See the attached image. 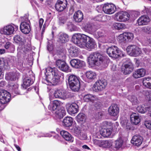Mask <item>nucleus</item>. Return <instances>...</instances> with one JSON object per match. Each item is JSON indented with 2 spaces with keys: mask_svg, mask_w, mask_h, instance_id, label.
<instances>
[{
  "mask_svg": "<svg viewBox=\"0 0 151 151\" xmlns=\"http://www.w3.org/2000/svg\"><path fill=\"white\" fill-rule=\"evenodd\" d=\"M88 63L91 67L100 65L106 67L107 59L105 56L100 53H93L88 57Z\"/></svg>",
  "mask_w": 151,
  "mask_h": 151,
  "instance_id": "1",
  "label": "nucleus"
},
{
  "mask_svg": "<svg viewBox=\"0 0 151 151\" xmlns=\"http://www.w3.org/2000/svg\"><path fill=\"white\" fill-rule=\"evenodd\" d=\"M46 72L49 73L46 79L48 84L53 85H57L60 81V72L57 68L50 67H49L47 69Z\"/></svg>",
  "mask_w": 151,
  "mask_h": 151,
  "instance_id": "2",
  "label": "nucleus"
},
{
  "mask_svg": "<svg viewBox=\"0 0 151 151\" xmlns=\"http://www.w3.org/2000/svg\"><path fill=\"white\" fill-rule=\"evenodd\" d=\"M68 83L73 91H77L79 90L80 86L78 77L73 75H70L68 78Z\"/></svg>",
  "mask_w": 151,
  "mask_h": 151,
  "instance_id": "3",
  "label": "nucleus"
},
{
  "mask_svg": "<svg viewBox=\"0 0 151 151\" xmlns=\"http://www.w3.org/2000/svg\"><path fill=\"white\" fill-rule=\"evenodd\" d=\"M86 37V35L84 34H75L72 36V41L74 44L81 47L84 46V42Z\"/></svg>",
  "mask_w": 151,
  "mask_h": 151,
  "instance_id": "4",
  "label": "nucleus"
},
{
  "mask_svg": "<svg viewBox=\"0 0 151 151\" xmlns=\"http://www.w3.org/2000/svg\"><path fill=\"white\" fill-rule=\"evenodd\" d=\"M94 36L96 38L98 39L102 43H113L114 42V40H108V37L106 36L105 32L103 30L98 31L97 32H95Z\"/></svg>",
  "mask_w": 151,
  "mask_h": 151,
  "instance_id": "5",
  "label": "nucleus"
},
{
  "mask_svg": "<svg viewBox=\"0 0 151 151\" xmlns=\"http://www.w3.org/2000/svg\"><path fill=\"white\" fill-rule=\"evenodd\" d=\"M18 29V26L14 24L8 25L0 29V33L1 34L6 35H10L13 34L14 31Z\"/></svg>",
  "mask_w": 151,
  "mask_h": 151,
  "instance_id": "6",
  "label": "nucleus"
},
{
  "mask_svg": "<svg viewBox=\"0 0 151 151\" xmlns=\"http://www.w3.org/2000/svg\"><path fill=\"white\" fill-rule=\"evenodd\" d=\"M107 53L111 58H117L122 54V52L115 46H112L107 49Z\"/></svg>",
  "mask_w": 151,
  "mask_h": 151,
  "instance_id": "7",
  "label": "nucleus"
},
{
  "mask_svg": "<svg viewBox=\"0 0 151 151\" xmlns=\"http://www.w3.org/2000/svg\"><path fill=\"white\" fill-rule=\"evenodd\" d=\"M83 99L86 102H91L96 103L94 104V106L97 109L99 108L101 106L100 102L97 101L99 98L96 96L91 94H86L84 96Z\"/></svg>",
  "mask_w": 151,
  "mask_h": 151,
  "instance_id": "8",
  "label": "nucleus"
},
{
  "mask_svg": "<svg viewBox=\"0 0 151 151\" xmlns=\"http://www.w3.org/2000/svg\"><path fill=\"white\" fill-rule=\"evenodd\" d=\"M93 141L94 145L103 148L110 147L112 145L113 142L111 140L93 139Z\"/></svg>",
  "mask_w": 151,
  "mask_h": 151,
  "instance_id": "9",
  "label": "nucleus"
},
{
  "mask_svg": "<svg viewBox=\"0 0 151 151\" xmlns=\"http://www.w3.org/2000/svg\"><path fill=\"white\" fill-rule=\"evenodd\" d=\"M127 51L128 53L131 56L135 57L139 56L142 52L140 48L135 45H133L128 46Z\"/></svg>",
  "mask_w": 151,
  "mask_h": 151,
  "instance_id": "10",
  "label": "nucleus"
},
{
  "mask_svg": "<svg viewBox=\"0 0 151 151\" xmlns=\"http://www.w3.org/2000/svg\"><path fill=\"white\" fill-rule=\"evenodd\" d=\"M107 85V83L105 80H99L97 81L93 86V90L98 91L104 90Z\"/></svg>",
  "mask_w": 151,
  "mask_h": 151,
  "instance_id": "11",
  "label": "nucleus"
},
{
  "mask_svg": "<svg viewBox=\"0 0 151 151\" xmlns=\"http://www.w3.org/2000/svg\"><path fill=\"white\" fill-rule=\"evenodd\" d=\"M101 6L103 9V11L106 14H112L116 11V8L115 6L111 3H107L103 4ZM100 6H99L98 7Z\"/></svg>",
  "mask_w": 151,
  "mask_h": 151,
  "instance_id": "12",
  "label": "nucleus"
},
{
  "mask_svg": "<svg viewBox=\"0 0 151 151\" xmlns=\"http://www.w3.org/2000/svg\"><path fill=\"white\" fill-rule=\"evenodd\" d=\"M86 40L84 41V46L81 48L86 47L88 50H90L95 48L96 44L94 40L92 38L86 35Z\"/></svg>",
  "mask_w": 151,
  "mask_h": 151,
  "instance_id": "13",
  "label": "nucleus"
},
{
  "mask_svg": "<svg viewBox=\"0 0 151 151\" xmlns=\"http://www.w3.org/2000/svg\"><path fill=\"white\" fill-rule=\"evenodd\" d=\"M127 62L124 64L122 68V71L125 75L130 73L133 70V66L131 60L127 59Z\"/></svg>",
  "mask_w": 151,
  "mask_h": 151,
  "instance_id": "14",
  "label": "nucleus"
},
{
  "mask_svg": "<svg viewBox=\"0 0 151 151\" xmlns=\"http://www.w3.org/2000/svg\"><path fill=\"white\" fill-rule=\"evenodd\" d=\"M11 95L6 90H0V102L2 104H5L10 101Z\"/></svg>",
  "mask_w": 151,
  "mask_h": 151,
  "instance_id": "15",
  "label": "nucleus"
},
{
  "mask_svg": "<svg viewBox=\"0 0 151 151\" xmlns=\"http://www.w3.org/2000/svg\"><path fill=\"white\" fill-rule=\"evenodd\" d=\"M66 108L68 113L70 115L76 114L78 111V106L75 103L67 104Z\"/></svg>",
  "mask_w": 151,
  "mask_h": 151,
  "instance_id": "16",
  "label": "nucleus"
},
{
  "mask_svg": "<svg viewBox=\"0 0 151 151\" xmlns=\"http://www.w3.org/2000/svg\"><path fill=\"white\" fill-rule=\"evenodd\" d=\"M130 15L127 12H119L115 14V19L119 22H124L130 19Z\"/></svg>",
  "mask_w": 151,
  "mask_h": 151,
  "instance_id": "17",
  "label": "nucleus"
},
{
  "mask_svg": "<svg viewBox=\"0 0 151 151\" xmlns=\"http://www.w3.org/2000/svg\"><path fill=\"white\" fill-rule=\"evenodd\" d=\"M55 63L57 67L60 70L66 72L70 71L69 66L64 60L58 59L56 60Z\"/></svg>",
  "mask_w": 151,
  "mask_h": 151,
  "instance_id": "18",
  "label": "nucleus"
},
{
  "mask_svg": "<svg viewBox=\"0 0 151 151\" xmlns=\"http://www.w3.org/2000/svg\"><path fill=\"white\" fill-rule=\"evenodd\" d=\"M30 22L28 19H26L25 21L22 22L20 24V29L21 31L25 34H28L30 31Z\"/></svg>",
  "mask_w": 151,
  "mask_h": 151,
  "instance_id": "19",
  "label": "nucleus"
},
{
  "mask_svg": "<svg viewBox=\"0 0 151 151\" xmlns=\"http://www.w3.org/2000/svg\"><path fill=\"white\" fill-rule=\"evenodd\" d=\"M54 96L55 98L65 100L68 98V93L64 90L58 89L55 91Z\"/></svg>",
  "mask_w": 151,
  "mask_h": 151,
  "instance_id": "20",
  "label": "nucleus"
},
{
  "mask_svg": "<svg viewBox=\"0 0 151 151\" xmlns=\"http://www.w3.org/2000/svg\"><path fill=\"white\" fill-rule=\"evenodd\" d=\"M67 4L66 0H58L55 5V9L59 12L63 11L66 8Z\"/></svg>",
  "mask_w": 151,
  "mask_h": 151,
  "instance_id": "21",
  "label": "nucleus"
},
{
  "mask_svg": "<svg viewBox=\"0 0 151 151\" xmlns=\"http://www.w3.org/2000/svg\"><path fill=\"white\" fill-rule=\"evenodd\" d=\"M119 111V109L116 104H112L108 109L109 114L111 116H116L118 114Z\"/></svg>",
  "mask_w": 151,
  "mask_h": 151,
  "instance_id": "22",
  "label": "nucleus"
},
{
  "mask_svg": "<svg viewBox=\"0 0 151 151\" xmlns=\"http://www.w3.org/2000/svg\"><path fill=\"white\" fill-rule=\"evenodd\" d=\"M71 66L75 68H78L82 67L84 64V62L79 59H73L70 62Z\"/></svg>",
  "mask_w": 151,
  "mask_h": 151,
  "instance_id": "23",
  "label": "nucleus"
},
{
  "mask_svg": "<svg viewBox=\"0 0 151 151\" xmlns=\"http://www.w3.org/2000/svg\"><path fill=\"white\" fill-rule=\"evenodd\" d=\"M143 140L142 137L139 135H135L132 137L131 142L134 145L138 147L142 144Z\"/></svg>",
  "mask_w": 151,
  "mask_h": 151,
  "instance_id": "24",
  "label": "nucleus"
},
{
  "mask_svg": "<svg viewBox=\"0 0 151 151\" xmlns=\"http://www.w3.org/2000/svg\"><path fill=\"white\" fill-rule=\"evenodd\" d=\"M62 102L60 101L55 100L53 101L50 103L48 106V108L49 110L54 111L58 109V107L62 105Z\"/></svg>",
  "mask_w": 151,
  "mask_h": 151,
  "instance_id": "25",
  "label": "nucleus"
},
{
  "mask_svg": "<svg viewBox=\"0 0 151 151\" xmlns=\"http://www.w3.org/2000/svg\"><path fill=\"white\" fill-rule=\"evenodd\" d=\"M129 121L126 118H122L120 122L121 124L122 127L127 130H133V127L130 125V123L129 122Z\"/></svg>",
  "mask_w": 151,
  "mask_h": 151,
  "instance_id": "26",
  "label": "nucleus"
},
{
  "mask_svg": "<svg viewBox=\"0 0 151 151\" xmlns=\"http://www.w3.org/2000/svg\"><path fill=\"white\" fill-rule=\"evenodd\" d=\"M146 73L145 69L141 68L135 71L133 73V76L135 78H137L144 76Z\"/></svg>",
  "mask_w": 151,
  "mask_h": 151,
  "instance_id": "27",
  "label": "nucleus"
},
{
  "mask_svg": "<svg viewBox=\"0 0 151 151\" xmlns=\"http://www.w3.org/2000/svg\"><path fill=\"white\" fill-rule=\"evenodd\" d=\"M150 21V19L147 16L143 15L140 17L137 20L139 25H146Z\"/></svg>",
  "mask_w": 151,
  "mask_h": 151,
  "instance_id": "28",
  "label": "nucleus"
},
{
  "mask_svg": "<svg viewBox=\"0 0 151 151\" xmlns=\"http://www.w3.org/2000/svg\"><path fill=\"white\" fill-rule=\"evenodd\" d=\"M69 56L72 57H77L79 53V49L75 46H71L68 50Z\"/></svg>",
  "mask_w": 151,
  "mask_h": 151,
  "instance_id": "29",
  "label": "nucleus"
},
{
  "mask_svg": "<svg viewBox=\"0 0 151 151\" xmlns=\"http://www.w3.org/2000/svg\"><path fill=\"white\" fill-rule=\"evenodd\" d=\"M131 121L135 125L138 124L140 122V118L137 113H133L130 116Z\"/></svg>",
  "mask_w": 151,
  "mask_h": 151,
  "instance_id": "30",
  "label": "nucleus"
},
{
  "mask_svg": "<svg viewBox=\"0 0 151 151\" xmlns=\"http://www.w3.org/2000/svg\"><path fill=\"white\" fill-rule=\"evenodd\" d=\"M60 134L63 137L66 141L73 142V138L68 132L65 130H63L60 132Z\"/></svg>",
  "mask_w": 151,
  "mask_h": 151,
  "instance_id": "31",
  "label": "nucleus"
},
{
  "mask_svg": "<svg viewBox=\"0 0 151 151\" xmlns=\"http://www.w3.org/2000/svg\"><path fill=\"white\" fill-rule=\"evenodd\" d=\"M19 76V73H9L6 74V79L8 80L13 81L17 79Z\"/></svg>",
  "mask_w": 151,
  "mask_h": 151,
  "instance_id": "32",
  "label": "nucleus"
},
{
  "mask_svg": "<svg viewBox=\"0 0 151 151\" xmlns=\"http://www.w3.org/2000/svg\"><path fill=\"white\" fill-rule=\"evenodd\" d=\"M68 36L67 35L63 32L60 33L58 35V41L62 43H65L68 40Z\"/></svg>",
  "mask_w": 151,
  "mask_h": 151,
  "instance_id": "33",
  "label": "nucleus"
},
{
  "mask_svg": "<svg viewBox=\"0 0 151 151\" xmlns=\"http://www.w3.org/2000/svg\"><path fill=\"white\" fill-rule=\"evenodd\" d=\"M75 22H81L83 19V14L80 10L76 12L73 16Z\"/></svg>",
  "mask_w": 151,
  "mask_h": 151,
  "instance_id": "34",
  "label": "nucleus"
},
{
  "mask_svg": "<svg viewBox=\"0 0 151 151\" xmlns=\"http://www.w3.org/2000/svg\"><path fill=\"white\" fill-rule=\"evenodd\" d=\"M65 111L63 109H60L57 110L55 112L56 117L58 119H61L65 115Z\"/></svg>",
  "mask_w": 151,
  "mask_h": 151,
  "instance_id": "35",
  "label": "nucleus"
},
{
  "mask_svg": "<svg viewBox=\"0 0 151 151\" xmlns=\"http://www.w3.org/2000/svg\"><path fill=\"white\" fill-rule=\"evenodd\" d=\"M150 107L151 106L150 105H142L137 106V109L139 112L144 113L146 110H148L150 109Z\"/></svg>",
  "mask_w": 151,
  "mask_h": 151,
  "instance_id": "36",
  "label": "nucleus"
},
{
  "mask_svg": "<svg viewBox=\"0 0 151 151\" xmlns=\"http://www.w3.org/2000/svg\"><path fill=\"white\" fill-rule=\"evenodd\" d=\"M73 119L70 117H66L63 120V125L66 127L71 126L73 124Z\"/></svg>",
  "mask_w": 151,
  "mask_h": 151,
  "instance_id": "37",
  "label": "nucleus"
},
{
  "mask_svg": "<svg viewBox=\"0 0 151 151\" xmlns=\"http://www.w3.org/2000/svg\"><path fill=\"white\" fill-rule=\"evenodd\" d=\"M33 83V81L29 77H26L23 80V86L25 88L32 85Z\"/></svg>",
  "mask_w": 151,
  "mask_h": 151,
  "instance_id": "38",
  "label": "nucleus"
},
{
  "mask_svg": "<svg viewBox=\"0 0 151 151\" xmlns=\"http://www.w3.org/2000/svg\"><path fill=\"white\" fill-rule=\"evenodd\" d=\"M19 85L17 83H15L13 85H12L11 93L12 95L15 96L17 94H20L18 89Z\"/></svg>",
  "mask_w": 151,
  "mask_h": 151,
  "instance_id": "39",
  "label": "nucleus"
},
{
  "mask_svg": "<svg viewBox=\"0 0 151 151\" xmlns=\"http://www.w3.org/2000/svg\"><path fill=\"white\" fill-rule=\"evenodd\" d=\"M86 120V116L83 113H80L76 116L77 121L81 124L85 122Z\"/></svg>",
  "mask_w": 151,
  "mask_h": 151,
  "instance_id": "40",
  "label": "nucleus"
},
{
  "mask_svg": "<svg viewBox=\"0 0 151 151\" xmlns=\"http://www.w3.org/2000/svg\"><path fill=\"white\" fill-rule=\"evenodd\" d=\"M143 83L145 87L151 89V78L146 77L143 78Z\"/></svg>",
  "mask_w": 151,
  "mask_h": 151,
  "instance_id": "41",
  "label": "nucleus"
},
{
  "mask_svg": "<svg viewBox=\"0 0 151 151\" xmlns=\"http://www.w3.org/2000/svg\"><path fill=\"white\" fill-rule=\"evenodd\" d=\"M86 77L89 79L92 80L96 77L97 75L94 71H88L86 72Z\"/></svg>",
  "mask_w": 151,
  "mask_h": 151,
  "instance_id": "42",
  "label": "nucleus"
},
{
  "mask_svg": "<svg viewBox=\"0 0 151 151\" xmlns=\"http://www.w3.org/2000/svg\"><path fill=\"white\" fill-rule=\"evenodd\" d=\"M4 47L6 49L10 52H13L15 50V47L11 42H8L6 43L4 45Z\"/></svg>",
  "mask_w": 151,
  "mask_h": 151,
  "instance_id": "43",
  "label": "nucleus"
},
{
  "mask_svg": "<svg viewBox=\"0 0 151 151\" xmlns=\"http://www.w3.org/2000/svg\"><path fill=\"white\" fill-rule=\"evenodd\" d=\"M100 133L104 137H108L111 135V129H102L100 132Z\"/></svg>",
  "mask_w": 151,
  "mask_h": 151,
  "instance_id": "44",
  "label": "nucleus"
},
{
  "mask_svg": "<svg viewBox=\"0 0 151 151\" xmlns=\"http://www.w3.org/2000/svg\"><path fill=\"white\" fill-rule=\"evenodd\" d=\"M74 133L75 135L78 136L81 140L85 139L86 138V136L85 134H83L84 136L82 137L81 136V133L80 129L76 127L74 128Z\"/></svg>",
  "mask_w": 151,
  "mask_h": 151,
  "instance_id": "45",
  "label": "nucleus"
},
{
  "mask_svg": "<svg viewBox=\"0 0 151 151\" xmlns=\"http://www.w3.org/2000/svg\"><path fill=\"white\" fill-rule=\"evenodd\" d=\"M113 27L115 29L119 30L125 28V25L123 23L115 22L113 24Z\"/></svg>",
  "mask_w": 151,
  "mask_h": 151,
  "instance_id": "46",
  "label": "nucleus"
},
{
  "mask_svg": "<svg viewBox=\"0 0 151 151\" xmlns=\"http://www.w3.org/2000/svg\"><path fill=\"white\" fill-rule=\"evenodd\" d=\"M123 141L121 139H119L114 142V147L116 148H120L122 145Z\"/></svg>",
  "mask_w": 151,
  "mask_h": 151,
  "instance_id": "47",
  "label": "nucleus"
},
{
  "mask_svg": "<svg viewBox=\"0 0 151 151\" xmlns=\"http://www.w3.org/2000/svg\"><path fill=\"white\" fill-rule=\"evenodd\" d=\"M128 99L133 104H137L138 101L136 97L133 95H129L128 96Z\"/></svg>",
  "mask_w": 151,
  "mask_h": 151,
  "instance_id": "48",
  "label": "nucleus"
},
{
  "mask_svg": "<svg viewBox=\"0 0 151 151\" xmlns=\"http://www.w3.org/2000/svg\"><path fill=\"white\" fill-rule=\"evenodd\" d=\"M125 33L120 35L117 37L118 40L120 42L126 41V38Z\"/></svg>",
  "mask_w": 151,
  "mask_h": 151,
  "instance_id": "49",
  "label": "nucleus"
},
{
  "mask_svg": "<svg viewBox=\"0 0 151 151\" xmlns=\"http://www.w3.org/2000/svg\"><path fill=\"white\" fill-rule=\"evenodd\" d=\"M127 41H131L134 38V35L133 33L130 32L125 33Z\"/></svg>",
  "mask_w": 151,
  "mask_h": 151,
  "instance_id": "50",
  "label": "nucleus"
},
{
  "mask_svg": "<svg viewBox=\"0 0 151 151\" xmlns=\"http://www.w3.org/2000/svg\"><path fill=\"white\" fill-rule=\"evenodd\" d=\"M84 28L86 31L89 32L92 31L93 26L92 24L88 23L85 26Z\"/></svg>",
  "mask_w": 151,
  "mask_h": 151,
  "instance_id": "51",
  "label": "nucleus"
},
{
  "mask_svg": "<svg viewBox=\"0 0 151 151\" xmlns=\"http://www.w3.org/2000/svg\"><path fill=\"white\" fill-rule=\"evenodd\" d=\"M67 19V17L65 16H63L60 17L59 18V23L60 24H64L66 22Z\"/></svg>",
  "mask_w": 151,
  "mask_h": 151,
  "instance_id": "52",
  "label": "nucleus"
},
{
  "mask_svg": "<svg viewBox=\"0 0 151 151\" xmlns=\"http://www.w3.org/2000/svg\"><path fill=\"white\" fill-rule=\"evenodd\" d=\"M22 37L17 35L14 37V41L16 43H18L20 42H23V39L22 38Z\"/></svg>",
  "mask_w": 151,
  "mask_h": 151,
  "instance_id": "53",
  "label": "nucleus"
},
{
  "mask_svg": "<svg viewBox=\"0 0 151 151\" xmlns=\"http://www.w3.org/2000/svg\"><path fill=\"white\" fill-rule=\"evenodd\" d=\"M143 44L145 46L149 45L151 46V38H147L143 42Z\"/></svg>",
  "mask_w": 151,
  "mask_h": 151,
  "instance_id": "54",
  "label": "nucleus"
},
{
  "mask_svg": "<svg viewBox=\"0 0 151 151\" xmlns=\"http://www.w3.org/2000/svg\"><path fill=\"white\" fill-rule=\"evenodd\" d=\"M142 30L144 32L147 33H151V27L148 26H145L142 28Z\"/></svg>",
  "mask_w": 151,
  "mask_h": 151,
  "instance_id": "55",
  "label": "nucleus"
},
{
  "mask_svg": "<svg viewBox=\"0 0 151 151\" xmlns=\"http://www.w3.org/2000/svg\"><path fill=\"white\" fill-rule=\"evenodd\" d=\"M146 99L151 102V91L146 92Z\"/></svg>",
  "mask_w": 151,
  "mask_h": 151,
  "instance_id": "56",
  "label": "nucleus"
},
{
  "mask_svg": "<svg viewBox=\"0 0 151 151\" xmlns=\"http://www.w3.org/2000/svg\"><path fill=\"white\" fill-rule=\"evenodd\" d=\"M51 42L50 41L48 42L47 45V49L49 51H52L53 49V46Z\"/></svg>",
  "mask_w": 151,
  "mask_h": 151,
  "instance_id": "57",
  "label": "nucleus"
},
{
  "mask_svg": "<svg viewBox=\"0 0 151 151\" xmlns=\"http://www.w3.org/2000/svg\"><path fill=\"white\" fill-rule=\"evenodd\" d=\"M129 14L130 15V19H134L137 16L136 12L135 11H132Z\"/></svg>",
  "mask_w": 151,
  "mask_h": 151,
  "instance_id": "58",
  "label": "nucleus"
},
{
  "mask_svg": "<svg viewBox=\"0 0 151 151\" xmlns=\"http://www.w3.org/2000/svg\"><path fill=\"white\" fill-rule=\"evenodd\" d=\"M68 29L71 31L73 30L74 29V26L71 22L68 23L67 24Z\"/></svg>",
  "mask_w": 151,
  "mask_h": 151,
  "instance_id": "59",
  "label": "nucleus"
},
{
  "mask_svg": "<svg viewBox=\"0 0 151 151\" xmlns=\"http://www.w3.org/2000/svg\"><path fill=\"white\" fill-rule=\"evenodd\" d=\"M145 126L149 129H151V121H147L145 122Z\"/></svg>",
  "mask_w": 151,
  "mask_h": 151,
  "instance_id": "60",
  "label": "nucleus"
},
{
  "mask_svg": "<svg viewBox=\"0 0 151 151\" xmlns=\"http://www.w3.org/2000/svg\"><path fill=\"white\" fill-rule=\"evenodd\" d=\"M66 52L65 50L63 52L60 53L59 54V56L60 58H62L63 59H65L66 58Z\"/></svg>",
  "mask_w": 151,
  "mask_h": 151,
  "instance_id": "61",
  "label": "nucleus"
},
{
  "mask_svg": "<svg viewBox=\"0 0 151 151\" xmlns=\"http://www.w3.org/2000/svg\"><path fill=\"white\" fill-rule=\"evenodd\" d=\"M52 18V17L51 15V13H49L47 15L46 20L50 21Z\"/></svg>",
  "mask_w": 151,
  "mask_h": 151,
  "instance_id": "62",
  "label": "nucleus"
},
{
  "mask_svg": "<svg viewBox=\"0 0 151 151\" xmlns=\"http://www.w3.org/2000/svg\"><path fill=\"white\" fill-rule=\"evenodd\" d=\"M45 25L44 24L43 25V27L42 29V33H41V37H37V39H40V38L42 39V37H43V33H44V30H45Z\"/></svg>",
  "mask_w": 151,
  "mask_h": 151,
  "instance_id": "63",
  "label": "nucleus"
},
{
  "mask_svg": "<svg viewBox=\"0 0 151 151\" xmlns=\"http://www.w3.org/2000/svg\"><path fill=\"white\" fill-rule=\"evenodd\" d=\"M43 22L44 20L42 19L41 18L40 19L39 24L40 28H41L42 27Z\"/></svg>",
  "mask_w": 151,
  "mask_h": 151,
  "instance_id": "64",
  "label": "nucleus"
}]
</instances>
